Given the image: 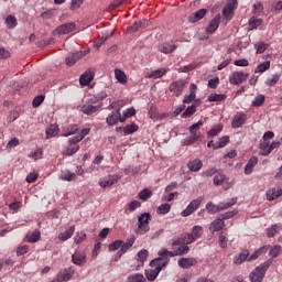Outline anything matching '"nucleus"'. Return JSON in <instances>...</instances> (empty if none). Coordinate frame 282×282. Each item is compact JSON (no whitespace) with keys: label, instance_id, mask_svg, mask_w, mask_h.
<instances>
[{"label":"nucleus","instance_id":"45","mask_svg":"<svg viewBox=\"0 0 282 282\" xmlns=\"http://www.w3.org/2000/svg\"><path fill=\"white\" fill-rule=\"evenodd\" d=\"M144 275L142 273H135V274H130L128 276V282H144Z\"/></svg>","mask_w":282,"mask_h":282},{"label":"nucleus","instance_id":"39","mask_svg":"<svg viewBox=\"0 0 282 282\" xmlns=\"http://www.w3.org/2000/svg\"><path fill=\"white\" fill-rule=\"evenodd\" d=\"M164 74H166V69L159 68L156 70H153L150 75H148L147 78H153L154 80H156V78H162V76H164Z\"/></svg>","mask_w":282,"mask_h":282},{"label":"nucleus","instance_id":"38","mask_svg":"<svg viewBox=\"0 0 282 282\" xmlns=\"http://www.w3.org/2000/svg\"><path fill=\"white\" fill-rule=\"evenodd\" d=\"M260 155L267 156L270 155V141H263L260 143Z\"/></svg>","mask_w":282,"mask_h":282},{"label":"nucleus","instance_id":"1","mask_svg":"<svg viewBox=\"0 0 282 282\" xmlns=\"http://www.w3.org/2000/svg\"><path fill=\"white\" fill-rule=\"evenodd\" d=\"M169 265V260H164V258L160 257L152 260L150 262V267L151 268H155V269H147L145 270V276L148 279V281H155V279H158V275L160 274V272H162L163 268H166Z\"/></svg>","mask_w":282,"mask_h":282},{"label":"nucleus","instance_id":"28","mask_svg":"<svg viewBox=\"0 0 282 282\" xmlns=\"http://www.w3.org/2000/svg\"><path fill=\"white\" fill-rule=\"evenodd\" d=\"M175 50H177V45L169 42L163 43L160 46V52H162L163 54H171L172 52H175Z\"/></svg>","mask_w":282,"mask_h":282},{"label":"nucleus","instance_id":"23","mask_svg":"<svg viewBox=\"0 0 282 282\" xmlns=\"http://www.w3.org/2000/svg\"><path fill=\"white\" fill-rule=\"evenodd\" d=\"M206 12H207L206 9H200L194 14L189 15L188 17L189 23H197V21H202V19L206 17Z\"/></svg>","mask_w":282,"mask_h":282},{"label":"nucleus","instance_id":"25","mask_svg":"<svg viewBox=\"0 0 282 282\" xmlns=\"http://www.w3.org/2000/svg\"><path fill=\"white\" fill-rule=\"evenodd\" d=\"M75 230H76V226H70L69 229H67L64 232H61L58 235L59 241H67V239H72V237H74Z\"/></svg>","mask_w":282,"mask_h":282},{"label":"nucleus","instance_id":"50","mask_svg":"<svg viewBox=\"0 0 282 282\" xmlns=\"http://www.w3.org/2000/svg\"><path fill=\"white\" fill-rule=\"evenodd\" d=\"M224 129V127L221 124L215 126L214 128H212L207 134L210 138H215V135H219V133H221V130Z\"/></svg>","mask_w":282,"mask_h":282},{"label":"nucleus","instance_id":"48","mask_svg":"<svg viewBox=\"0 0 282 282\" xmlns=\"http://www.w3.org/2000/svg\"><path fill=\"white\" fill-rule=\"evenodd\" d=\"M237 204V198H231L227 203H219L220 210H228V208H232Z\"/></svg>","mask_w":282,"mask_h":282},{"label":"nucleus","instance_id":"3","mask_svg":"<svg viewBox=\"0 0 282 282\" xmlns=\"http://www.w3.org/2000/svg\"><path fill=\"white\" fill-rule=\"evenodd\" d=\"M189 243L182 245L174 251H169L167 249H162L158 252V256L163 259V261H170L173 257H182V254H186L191 248H188Z\"/></svg>","mask_w":282,"mask_h":282},{"label":"nucleus","instance_id":"17","mask_svg":"<svg viewBox=\"0 0 282 282\" xmlns=\"http://www.w3.org/2000/svg\"><path fill=\"white\" fill-rule=\"evenodd\" d=\"M221 21V15L217 14L210 22L209 25L207 28V32L208 34H215V32H217L218 28H219V23Z\"/></svg>","mask_w":282,"mask_h":282},{"label":"nucleus","instance_id":"32","mask_svg":"<svg viewBox=\"0 0 282 282\" xmlns=\"http://www.w3.org/2000/svg\"><path fill=\"white\" fill-rule=\"evenodd\" d=\"M133 243H135V237H130L126 242L122 241L120 252H122V254H124V252H127V250H129V248L133 247Z\"/></svg>","mask_w":282,"mask_h":282},{"label":"nucleus","instance_id":"10","mask_svg":"<svg viewBox=\"0 0 282 282\" xmlns=\"http://www.w3.org/2000/svg\"><path fill=\"white\" fill-rule=\"evenodd\" d=\"M99 107L94 106L93 102L89 101L86 104H83L82 106H78V110L82 111V113H85L86 116H91L93 113H96L98 111Z\"/></svg>","mask_w":282,"mask_h":282},{"label":"nucleus","instance_id":"44","mask_svg":"<svg viewBox=\"0 0 282 282\" xmlns=\"http://www.w3.org/2000/svg\"><path fill=\"white\" fill-rule=\"evenodd\" d=\"M135 131H138V124L135 123H130L123 127L124 135H131V133H135Z\"/></svg>","mask_w":282,"mask_h":282},{"label":"nucleus","instance_id":"33","mask_svg":"<svg viewBox=\"0 0 282 282\" xmlns=\"http://www.w3.org/2000/svg\"><path fill=\"white\" fill-rule=\"evenodd\" d=\"M115 78L118 80V83H121V85L127 84V74L119 68L115 69Z\"/></svg>","mask_w":282,"mask_h":282},{"label":"nucleus","instance_id":"47","mask_svg":"<svg viewBox=\"0 0 282 282\" xmlns=\"http://www.w3.org/2000/svg\"><path fill=\"white\" fill-rule=\"evenodd\" d=\"M261 23H263V20L257 19V18H251L249 20V30H257V28H259V25H261Z\"/></svg>","mask_w":282,"mask_h":282},{"label":"nucleus","instance_id":"41","mask_svg":"<svg viewBox=\"0 0 282 282\" xmlns=\"http://www.w3.org/2000/svg\"><path fill=\"white\" fill-rule=\"evenodd\" d=\"M224 100H226V95L224 94H214L208 96L209 102H224Z\"/></svg>","mask_w":282,"mask_h":282},{"label":"nucleus","instance_id":"11","mask_svg":"<svg viewBox=\"0 0 282 282\" xmlns=\"http://www.w3.org/2000/svg\"><path fill=\"white\" fill-rule=\"evenodd\" d=\"M72 263L82 268V265H85V263H87V253L80 251L75 252L72 256Z\"/></svg>","mask_w":282,"mask_h":282},{"label":"nucleus","instance_id":"40","mask_svg":"<svg viewBox=\"0 0 282 282\" xmlns=\"http://www.w3.org/2000/svg\"><path fill=\"white\" fill-rule=\"evenodd\" d=\"M58 135V126L51 124L48 129H46V138H56Z\"/></svg>","mask_w":282,"mask_h":282},{"label":"nucleus","instance_id":"57","mask_svg":"<svg viewBox=\"0 0 282 282\" xmlns=\"http://www.w3.org/2000/svg\"><path fill=\"white\" fill-rule=\"evenodd\" d=\"M228 142H230V137L225 135L219 139L218 147H214V149H224V147H226V144H228Z\"/></svg>","mask_w":282,"mask_h":282},{"label":"nucleus","instance_id":"24","mask_svg":"<svg viewBox=\"0 0 282 282\" xmlns=\"http://www.w3.org/2000/svg\"><path fill=\"white\" fill-rule=\"evenodd\" d=\"M119 118H120V109L108 115V117L106 118V122L109 127H113L118 122Z\"/></svg>","mask_w":282,"mask_h":282},{"label":"nucleus","instance_id":"15","mask_svg":"<svg viewBox=\"0 0 282 282\" xmlns=\"http://www.w3.org/2000/svg\"><path fill=\"white\" fill-rule=\"evenodd\" d=\"M247 120H248V117L246 116V113H239L234 118L231 122L232 129H239V127H243Z\"/></svg>","mask_w":282,"mask_h":282},{"label":"nucleus","instance_id":"30","mask_svg":"<svg viewBox=\"0 0 282 282\" xmlns=\"http://www.w3.org/2000/svg\"><path fill=\"white\" fill-rule=\"evenodd\" d=\"M280 230H282V225L275 224L272 227L267 229V235L269 238L276 237V235H279Z\"/></svg>","mask_w":282,"mask_h":282},{"label":"nucleus","instance_id":"26","mask_svg":"<svg viewBox=\"0 0 282 282\" xmlns=\"http://www.w3.org/2000/svg\"><path fill=\"white\" fill-rule=\"evenodd\" d=\"M282 195V189L272 188L267 192L268 202H274V199H279Z\"/></svg>","mask_w":282,"mask_h":282},{"label":"nucleus","instance_id":"20","mask_svg":"<svg viewBox=\"0 0 282 282\" xmlns=\"http://www.w3.org/2000/svg\"><path fill=\"white\" fill-rule=\"evenodd\" d=\"M236 9H237V0H232L230 3L227 4V7L223 9V15L226 19H230L232 17V12H235Z\"/></svg>","mask_w":282,"mask_h":282},{"label":"nucleus","instance_id":"37","mask_svg":"<svg viewBox=\"0 0 282 282\" xmlns=\"http://www.w3.org/2000/svg\"><path fill=\"white\" fill-rule=\"evenodd\" d=\"M206 210L210 214V215H215L216 213H220L221 209L219 207V204L218 205H215L213 204V202H208L206 204Z\"/></svg>","mask_w":282,"mask_h":282},{"label":"nucleus","instance_id":"60","mask_svg":"<svg viewBox=\"0 0 282 282\" xmlns=\"http://www.w3.org/2000/svg\"><path fill=\"white\" fill-rule=\"evenodd\" d=\"M279 254H281V246L276 245L274 246L271 250H270V256L273 259H276V257H279Z\"/></svg>","mask_w":282,"mask_h":282},{"label":"nucleus","instance_id":"6","mask_svg":"<svg viewBox=\"0 0 282 282\" xmlns=\"http://www.w3.org/2000/svg\"><path fill=\"white\" fill-rule=\"evenodd\" d=\"M202 202H204V197L199 196L196 199H193L187 207L181 213L182 217H189V215H193L199 206H202Z\"/></svg>","mask_w":282,"mask_h":282},{"label":"nucleus","instance_id":"43","mask_svg":"<svg viewBox=\"0 0 282 282\" xmlns=\"http://www.w3.org/2000/svg\"><path fill=\"white\" fill-rule=\"evenodd\" d=\"M156 213L159 215H169V213H171V204L169 203H165V204H162L158 207V210Z\"/></svg>","mask_w":282,"mask_h":282},{"label":"nucleus","instance_id":"9","mask_svg":"<svg viewBox=\"0 0 282 282\" xmlns=\"http://www.w3.org/2000/svg\"><path fill=\"white\" fill-rule=\"evenodd\" d=\"M185 88H186V82L182 79L173 82L169 87L171 94H173V96H176V98H178V96H182Z\"/></svg>","mask_w":282,"mask_h":282},{"label":"nucleus","instance_id":"62","mask_svg":"<svg viewBox=\"0 0 282 282\" xmlns=\"http://www.w3.org/2000/svg\"><path fill=\"white\" fill-rule=\"evenodd\" d=\"M83 3H85V0H72L70 10H78Z\"/></svg>","mask_w":282,"mask_h":282},{"label":"nucleus","instance_id":"52","mask_svg":"<svg viewBox=\"0 0 282 282\" xmlns=\"http://www.w3.org/2000/svg\"><path fill=\"white\" fill-rule=\"evenodd\" d=\"M72 276H74V269L68 268L64 271L59 281H69V279H72Z\"/></svg>","mask_w":282,"mask_h":282},{"label":"nucleus","instance_id":"2","mask_svg":"<svg viewBox=\"0 0 282 282\" xmlns=\"http://www.w3.org/2000/svg\"><path fill=\"white\" fill-rule=\"evenodd\" d=\"M270 265H272V260L265 261L258 265L256 269H253L252 272L249 274L250 281L263 282V279H265V272H268Z\"/></svg>","mask_w":282,"mask_h":282},{"label":"nucleus","instance_id":"19","mask_svg":"<svg viewBox=\"0 0 282 282\" xmlns=\"http://www.w3.org/2000/svg\"><path fill=\"white\" fill-rule=\"evenodd\" d=\"M250 257V251L247 249H243L239 256L234 258L235 265H241V263H245V261H248Z\"/></svg>","mask_w":282,"mask_h":282},{"label":"nucleus","instance_id":"16","mask_svg":"<svg viewBox=\"0 0 282 282\" xmlns=\"http://www.w3.org/2000/svg\"><path fill=\"white\" fill-rule=\"evenodd\" d=\"M83 56H85V54H83V52H76V53H72L66 57V65L68 67H72L73 65H76L77 61H80V58H83Z\"/></svg>","mask_w":282,"mask_h":282},{"label":"nucleus","instance_id":"63","mask_svg":"<svg viewBox=\"0 0 282 282\" xmlns=\"http://www.w3.org/2000/svg\"><path fill=\"white\" fill-rule=\"evenodd\" d=\"M217 173V169L210 167L202 173L203 177H213Z\"/></svg>","mask_w":282,"mask_h":282},{"label":"nucleus","instance_id":"42","mask_svg":"<svg viewBox=\"0 0 282 282\" xmlns=\"http://www.w3.org/2000/svg\"><path fill=\"white\" fill-rule=\"evenodd\" d=\"M153 195V192H151L149 188H144L139 193V199H142V202H147L148 199H151Z\"/></svg>","mask_w":282,"mask_h":282},{"label":"nucleus","instance_id":"5","mask_svg":"<svg viewBox=\"0 0 282 282\" xmlns=\"http://www.w3.org/2000/svg\"><path fill=\"white\" fill-rule=\"evenodd\" d=\"M202 235H204V228L199 225H196L192 228V232L186 234L183 237L184 243H193L197 241V239L202 238Z\"/></svg>","mask_w":282,"mask_h":282},{"label":"nucleus","instance_id":"51","mask_svg":"<svg viewBox=\"0 0 282 282\" xmlns=\"http://www.w3.org/2000/svg\"><path fill=\"white\" fill-rule=\"evenodd\" d=\"M280 78H281V75L279 74L272 75L271 78L265 80V85H268V87H274L279 83Z\"/></svg>","mask_w":282,"mask_h":282},{"label":"nucleus","instance_id":"7","mask_svg":"<svg viewBox=\"0 0 282 282\" xmlns=\"http://www.w3.org/2000/svg\"><path fill=\"white\" fill-rule=\"evenodd\" d=\"M249 76H250V74H248V73L245 74L241 70L234 72L229 76V83L231 85H241L242 83H246V80H248Z\"/></svg>","mask_w":282,"mask_h":282},{"label":"nucleus","instance_id":"8","mask_svg":"<svg viewBox=\"0 0 282 282\" xmlns=\"http://www.w3.org/2000/svg\"><path fill=\"white\" fill-rule=\"evenodd\" d=\"M74 30H76V24L74 22L65 23L57 26L53 31V36H62L64 34H69V32H74Z\"/></svg>","mask_w":282,"mask_h":282},{"label":"nucleus","instance_id":"27","mask_svg":"<svg viewBox=\"0 0 282 282\" xmlns=\"http://www.w3.org/2000/svg\"><path fill=\"white\" fill-rule=\"evenodd\" d=\"M94 80V73H91V70L84 73L80 77H79V83L83 86H87L89 85V83H91Z\"/></svg>","mask_w":282,"mask_h":282},{"label":"nucleus","instance_id":"56","mask_svg":"<svg viewBox=\"0 0 282 282\" xmlns=\"http://www.w3.org/2000/svg\"><path fill=\"white\" fill-rule=\"evenodd\" d=\"M195 111H197L195 105L187 107L186 110L183 112V118H191V116H193Z\"/></svg>","mask_w":282,"mask_h":282},{"label":"nucleus","instance_id":"31","mask_svg":"<svg viewBox=\"0 0 282 282\" xmlns=\"http://www.w3.org/2000/svg\"><path fill=\"white\" fill-rule=\"evenodd\" d=\"M199 138H202V133H192V135H189L187 139L184 140L183 144L185 147H191V144H195V142H197V140H199Z\"/></svg>","mask_w":282,"mask_h":282},{"label":"nucleus","instance_id":"29","mask_svg":"<svg viewBox=\"0 0 282 282\" xmlns=\"http://www.w3.org/2000/svg\"><path fill=\"white\" fill-rule=\"evenodd\" d=\"M59 177L61 180H64V182H74V180H76V173H72L69 170H65L61 172Z\"/></svg>","mask_w":282,"mask_h":282},{"label":"nucleus","instance_id":"61","mask_svg":"<svg viewBox=\"0 0 282 282\" xmlns=\"http://www.w3.org/2000/svg\"><path fill=\"white\" fill-rule=\"evenodd\" d=\"M199 127H204V121L199 120L198 122L192 124L189 127V133H197V129H199Z\"/></svg>","mask_w":282,"mask_h":282},{"label":"nucleus","instance_id":"21","mask_svg":"<svg viewBox=\"0 0 282 282\" xmlns=\"http://www.w3.org/2000/svg\"><path fill=\"white\" fill-rule=\"evenodd\" d=\"M225 226L224 219L217 218L209 225V230L210 232H219V230H224Z\"/></svg>","mask_w":282,"mask_h":282},{"label":"nucleus","instance_id":"12","mask_svg":"<svg viewBox=\"0 0 282 282\" xmlns=\"http://www.w3.org/2000/svg\"><path fill=\"white\" fill-rule=\"evenodd\" d=\"M177 263L183 270H188V268L197 265V260L195 258H181Z\"/></svg>","mask_w":282,"mask_h":282},{"label":"nucleus","instance_id":"54","mask_svg":"<svg viewBox=\"0 0 282 282\" xmlns=\"http://www.w3.org/2000/svg\"><path fill=\"white\" fill-rule=\"evenodd\" d=\"M225 182H226V175L225 174L219 173L214 177L215 186H221V184H224Z\"/></svg>","mask_w":282,"mask_h":282},{"label":"nucleus","instance_id":"49","mask_svg":"<svg viewBox=\"0 0 282 282\" xmlns=\"http://www.w3.org/2000/svg\"><path fill=\"white\" fill-rule=\"evenodd\" d=\"M270 67V62H263L259 64L254 70L256 74H263V72H268V68Z\"/></svg>","mask_w":282,"mask_h":282},{"label":"nucleus","instance_id":"64","mask_svg":"<svg viewBox=\"0 0 282 282\" xmlns=\"http://www.w3.org/2000/svg\"><path fill=\"white\" fill-rule=\"evenodd\" d=\"M43 100H45V97L40 95V96H36L34 99H33V107H41V104L43 102Z\"/></svg>","mask_w":282,"mask_h":282},{"label":"nucleus","instance_id":"4","mask_svg":"<svg viewBox=\"0 0 282 282\" xmlns=\"http://www.w3.org/2000/svg\"><path fill=\"white\" fill-rule=\"evenodd\" d=\"M149 221H151L150 213H143L138 217L137 235H145V232H149Z\"/></svg>","mask_w":282,"mask_h":282},{"label":"nucleus","instance_id":"53","mask_svg":"<svg viewBox=\"0 0 282 282\" xmlns=\"http://www.w3.org/2000/svg\"><path fill=\"white\" fill-rule=\"evenodd\" d=\"M79 150H80V147H78V145L68 147V148L63 152V155L72 156V155H74L75 153H78Z\"/></svg>","mask_w":282,"mask_h":282},{"label":"nucleus","instance_id":"36","mask_svg":"<svg viewBox=\"0 0 282 282\" xmlns=\"http://www.w3.org/2000/svg\"><path fill=\"white\" fill-rule=\"evenodd\" d=\"M105 98H107V91L102 90L96 94L95 96L90 97L89 102H93V104L100 102V100H105Z\"/></svg>","mask_w":282,"mask_h":282},{"label":"nucleus","instance_id":"59","mask_svg":"<svg viewBox=\"0 0 282 282\" xmlns=\"http://www.w3.org/2000/svg\"><path fill=\"white\" fill-rule=\"evenodd\" d=\"M129 2V0H115L109 6V10H116V8H120L123 3Z\"/></svg>","mask_w":282,"mask_h":282},{"label":"nucleus","instance_id":"14","mask_svg":"<svg viewBox=\"0 0 282 282\" xmlns=\"http://www.w3.org/2000/svg\"><path fill=\"white\" fill-rule=\"evenodd\" d=\"M24 241H26V243H36L37 241H41V231L35 229L32 232L26 234Z\"/></svg>","mask_w":282,"mask_h":282},{"label":"nucleus","instance_id":"22","mask_svg":"<svg viewBox=\"0 0 282 282\" xmlns=\"http://www.w3.org/2000/svg\"><path fill=\"white\" fill-rule=\"evenodd\" d=\"M256 164H259V159L257 156H251L245 166V175H250L254 170Z\"/></svg>","mask_w":282,"mask_h":282},{"label":"nucleus","instance_id":"13","mask_svg":"<svg viewBox=\"0 0 282 282\" xmlns=\"http://www.w3.org/2000/svg\"><path fill=\"white\" fill-rule=\"evenodd\" d=\"M118 175H109L108 177L100 180L99 185L101 188H109V186H113V184H118Z\"/></svg>","mask_w":282,"mask_h":282},{"label":"nucleus","instance_id":"46","mask_svg":"<svg viewBox=\"0 0 282 282\" xmlns=\"http://www.w3.org/2000/svg\"><path fill=\"white\" fill-rule=\"evenodd\" d=\"M75 133H78V126L70 124L67 127L66 132L63 135L64 138H69V135H74Z\"/></svg>","mask_w":282,"mask_h":282},{"label":"nucleus","instance_id":"18","mask_svg":"<svg viewBox=\"0 0 282 282\" xmlns=\"http://www.w3.org/2000/svg\"><path fill=\"white\" fill-rule=\"evenodd\" d=\"M202 166H204V163L199 159L191 160L187 163V169H189L193 173H198V171H202Z\"/></svg>","mask_w":282,"mask_h":282},{"label":"nucleus","instance_id":"34","mask_svg":"<svg viewBox=\"0 0 282 282\" xmlns=\"http://www.w3.org/2000/svg\"><path fill=\"white\" fill-rule=\"evenodd\" d=\"M142 29H144V22H134L133 25L128 28L127 32L128 34H133L135 32H140Z\"/></svg>","mask_w":282,"mask_h":282},{"label":"nucleus","instance_id":"58","mask_svg":"<svg viewBox=\"0 0 282 282\" xmlns=\"http://www.w3.org/2000/svg\"><path fill=\"white\" fill-rule=\"evenodd\" d=\"M119 248L122 249V240H115L109 245V250L111 252H116V250H118Z\"/></svg>","mask_w":282,"mask_h":282},{"label":"nucleus","instance_id":"55","mask_svg":"<svg viewBox=\"0 0 282 282\" xmlns=\"http://www.w3.org/2000/svg\"><path fill=\"white\" fill-rule=\"evenodd\" d=\"M265 102V95H258L252 101V107H261Z\"/></svg>","mask_w":282,"mask_h":282},{"label":"nucleus","instance_id":"35","mask_svg":"<svg viewBox=\"0 0 282 282\" xmlns=\"http://www.w3.org/2000/svg\"><path fill=\"white\" fill-rule=\"evenodd\" d=\"M19 23L17 22V18L14 15H8L6 18V25L9 30H14Z\"/></svg>","mask_w":282,"mask_h":282}]
</instances>
